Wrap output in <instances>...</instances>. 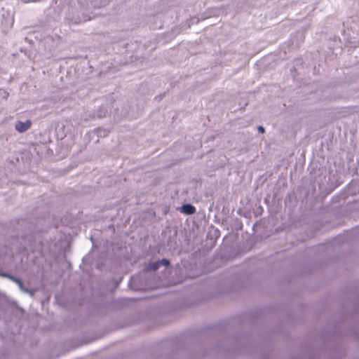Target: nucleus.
Here are the masks:
<instances>
[{"label":"nucleus","mask_w":359,"mask_h":359,"mask_svg":"<svg viewBox=\"0 0 359 359\" xmlns=\"http://www.w3.org/2000/svg\"><path fill=\"white\" fill-rule=\"evenodd\" d=\"M180 212L185 215H193L196 212V208L194 205L191 204H184L183 205L180 209Z\"/></svg>","instance_id":"nucleus-3"},{"label":"nucleus","mask_w":359,"mask_h":359,"mask_svg":"<svg viewBox=\"0 0 359 359\" xmlns=\"http://www.w3.org/2000/svg\"><path fill=\"white\" fill-rule=\"evenodd\" d=\"M160 264L164 266H168L170 262L168 260L163 259L161 262H151L146 266V271H154L156 270Z\"/></svg>","instance_id":"nucleus-2"},{"label":"nucleus","mask_w":359,"mask_h":359,"mask_svg":"<svg viewBox=\"0 0 359 359\" xmlns=\"http://www.w3.org/2000/svg\"><path fill=\"white\" fill-rule=\"evenodd\" d=\"M32 121L27 120L25 122L17 121L15 123V129L19 133H24L31 128Z\"/></svg>","instance_id":"nucleus-1"},{"label":"nucleus","mask_w":359,"mask_h":359,"mask_svg":"<svg viewBox=\"0 0 359 359\" xmlns=\"http://www.w3.org/2000/svg\"><path fill=\"white\" fill-rule=\"evenodd\" d=\"M257 129L259 133H264V128L262 126H259Z\"/></svg>","instance_id":"nucleus-4"},{"label":"nucleus","mask_w":359,"mask_h":359,"mask_svg":"<svg viewBox=\"0 0 359 359\" xmlns=\"http://www.w3.org/2000/svg\"><path fill=\"white\" fill-rule=\"evenodd\" d=\"M16 282H18L20 285L21 284L20 281V280H16Z\"/></svg>","instance_id":"nucleus-5"}]
</instances>
